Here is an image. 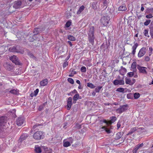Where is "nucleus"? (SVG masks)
I'll return each instance as SVG.
<instances>
[{
  "label": "nucleus",
  "instance_id": "obj_1",
  "mask_svg": "<svg viewBox=\"0 0 153 153\" xmlns=\"http://www.w3.org/2000/svg\"><path fill=\"white\" fill-rule=\"evenodd\" d=\"M0 124L4 128L9 127V119L6 116H2L0 117Z\"/></svg>",
  "mask_w": 153,
  "mask_h": 153
},
{
  "label": "nucleus",
  "instance_id": "obj_2",
  "mask_svg": "<svg viewBox=\"0 0 153 153\" xmlns=\"http://www.w3.org/2000/svg\"><path fill=\"white\" fill-rule=\"evenodd\" d=\"M110 19L109 17L108 16L102 17L100 20L101 25L102 26H106L108 23Z\"/></svg>",
  "mask_w": 153,
  "mask_h": 153
},
{
  "label": "nucleus",
  "instance_id": "obj_3",
  "mask_svg": "<svg viewBox=\"0 0 153 153\" xmlns=\"http://www.w3.org/2000/svg\"><path fill=\"white\" fill-rule=\"evenodd\" d=\"M44 136L43 132L41 131H37L33 135V138L36 140H40L43 139Z\"/></svg>",
  "mask_w": 153,
  "mask_h": 153
},
{
  "label": "nucleus",
  "instance_id": "obj_4",
  "mask_svg": "<svg viewBox=\"0 0 153 153\" xmlns=\"http://www.w3.org/2000/svg\"><path fill=\"white\" fill-rule=\"evenodd\" d=\"M94 27L93 26H91L89 27L88 32V34L89 38H94Z\"/></svg>",
  "mask_w": 153,
  "mask_h": 153
},
{
  "label": "nucleus",
  "instance_id": "obj_5",
  "mask_svg": "<svg viewBox=\"0 0 153 153\" xmlns=\"http://www.w3.org/2000/svg\"><path fill=\"white\" fill-rule=\"evenodd\" d=\"M73 139L71 137H69L68 140H65L63 141V146L65 147H67L70 146L72 143Z\"/></svg>",
  "mask_w": 153,
  "mask_h": 153
},
{
  "label": "nucleus",
  "instance_id": "obj_6",
  "mask_svg": "<svg viewBox=\"0 0 153 153\" xmlns=\"http://www.w3.org/2000/svg\"><path fill=\"white\" fill-rule=\"evenodd\" d=\"M128 105H124L118 108L117 110V111L118 112L121 113L126 111L128 109Z\"/></svg>",
  "mask_w": 153,
  "mask_h": 153
},
{
  "label": "nucleus",
  "instance_id": "obj_7",
  "mask_svg": "<svg viewBox=\"0 0 153 153\" xmlns=\"http://www.w3.org/2000/svg\"><path fill=\"white\" fill-rule=\"evenodd\" d=\"M135 79H130L127 77L125 78V82L126 84L132 85L135 83Z\"/></svg>",
  "mask_w": 153,
  "mask_h": 153
},
{
  "label": "nucleus",
  "instance_id": "obj_8",
  "mask_svg": "<svg viewBox=\"0 0 153 153\" xmlns=\"http://www.w3.org/2000/svg\"><path fill=\"white\" fill-rule=\"evenodd\" d=\"M100 2L98 1H94L92 3L91 7L94 10H96L99 7Z\"/></svg>",
  "mask_w": 153,
  "mask_h": 153
},
{
  "label": "nucleus",
  "instance_id": "obj_9",
  "mask_svg": "<svg viewBox=\"0 0 153 153\" xmlns=\"http://www.w3.org/2000/svg\"><path fill=\"white\" fill-rule=\"evenodd\" d=\"M144 129V128H138L137 127H135L134 128H132L131 130L129 131V132L128 133L127 135H129L130 134H132L134 131H135L136 130H137L138 131H141L143 130Z\"/></svg>",
  "mask_w": 153,
  "mask_h": 153
},
{
  "label": "nucleus",
  "instance_id": "obj_10",
  "mask_svg": "<svg viewBox=\"0 0 153 153\" xmlns=\"http://www.w3.org/2000/svg\"><path fill=\"white\" fill-rule=\"evenodd\" d=\"M114 84L115 85H123L124 84V82L123 80V78L122 79L115 80L114 81Z\"/></svg>",
  "mask_w": 153,
  "mask_h": 153
},
{
  "label": "nucleus",
  "instance_id": "obj_11",
  "mask_svg": "<svg viewBox=\"0 0 153 153\" xmlns=\"http://www.w3.org/2000/svg\"><path fill=\"white\" fill-rule=\"evenodd\" d=\"M146 48H142L139 51L138 54L139 57H140L144 55L146 53Z\"/></svg>",
  "mask_w": 153,
  "mask_h": 153
},
{
  "label": "nucleus",
  "instance_id": "obj_12",
  "mask_svg": "<svg viewBox=\"0 0 153 153\" xmlns=\"http://www.w3.org/2000/svg\"><path fill=\"white\" fill-rule=\"evenodd\" d=\"M44 30L43 28H34L33 32V35L34 36L38 34L39 33L42 32V31Z\"/></svg>",
  "mask_w": 153,
  "mask_h": 153
},
{
  "label": "nucleus",
  "instance_id": "obj_13",
  "mask_svg": "<svg viewBox=\"0 0 153 153\" xmlns=\"http://www.w3.org/2000/svg\"><path fill=\"white\" fill-rule=\"evenodd\" d=\"M137 68L140 73L145 74L147 73V72L146 71V69L147 68L146 67H141L140 66L138 65L137 67Z\"/></svg>",
  "mask_w": 153,
  "mask_h": 153
},
{
  "label": "nucleus",
  "instance_id": "obj_14",
  "mask_svg": "<svg viewBox=\"0 0 153 153\" xmlns=\"http://www.w3.org/2000/svg\"><path fill=\"white\" fill-rule=\"evenodd\" d=\"M10 60L16 65H18L19 63L18 58L15 56H13L10 58Z\"/></svg>",
  "mask_w": 153,
  "mask_h": 153
},
{
  "label": "nucleus",
  "instance_id": "obj_15",
  "mask_svg": "<svg viewBox=\"0 0 153 153\" xmlns=\"http://www.w3.org/2000/svg\"><path fill=\"white\" fill-rule=\"evenodd\" d=\"M16 124L18 126H21L24 122V120L22 118H19L16 121Z\"/></svg>",
  "mask_w": 153,
  "mask_h": 153
},
{
  "label": "nucleus",
  "instance_id": "obj_16",
  "mask_svg": "<svg viewBox=\"0 0 153 153\" xmlns=\"http://www.w3.org/2000/svg\"><path fill=\"white\" fill-rule=\"evenodd\" d=\"M42 148L44 150L43 153H51L52 150L49 148H48L46 146H41Z\"/></svg>",
  "mask_w": 153,
  "mask_h": 153
},
{
  "label": "nucleus",
  "instance_id": "obj_17",
  "mask_svg": "<svg viewBox=\"0 0 153 153\" xmlns=\"http://www.w3.org/2000/svg\"><path fill=\"white\" fill-rule=\"evenodd\" d=\"M116 120L117 118L115 117H111L110 121L107 122L105 120L104 121V122L106 123L107 125L111 124L112 123L114 122Z\"/></svg>",
  "mask_w": 153,
  "mask_h": 153
},
{
  "label": "nucleus",
  "instance_id": "obj_18",
  "mask_svg": "<svg viewBox=\"0 0 153 153\" xmlns=\"http://www.w3.org/2000/svg\"><path fill=\"white\" fill-rule=\"evenodd\" d=\"M22 2L20 1H15L13 7L16 9L20 8L21 7Z\"/></svg>",
  "mask_w": 153,
  "mask_h": 153
},
{
  "label": "nucleus",
  "instance_id": "obj_19",
  "mask_svg": "<svg viewBox=\"0 0 153 153\" xmlns=\"http://www.w3.org/2000/svg\"><path fill=\"white\" fill-rule=\"evenodd\" d=\"M72 98L71 97H69L67 101V109L68 110L70 109L71 106L72 105Z\"/></svg>",
  "mask_w": 153,
  "mask_h": 153
},
{
  "label": "nucleus",
  "instance_id": "obj_20",
  "mask_svg": "<svg viewBox=\"0 0 153 153\" xmlns=\"http://www.w3.org/2000/svg\"><path fill=\"white\" fill-rule=\"evenodd\" d=\"M42 148L41 146L40 147L36 145L35 147V152L36 153H41L42 152Z\"/></svg>",
  "mask_w": 153,
  "mask_h": 153
},
{
  "label": "nucleus",
  "instance_id": "obj_21",
  "mask_svg": "<svg viewBox=\"0 0 153 153\" xmlns=\"http://www.w3.org/2000/svg\"><path fill=\"white\" fill-rule=\"evenodd\" d=\"M48 83V80L45 79L41 81L40 82V85L41 86H44L47 85Z\"/></svg>",
  "mask_w": 153,
  "mask_h": 153
},
{
  "label": "nucleus",
  "instance_id": "obj_22",
  "mask_svg": "<svg viewBox=\"0 0 153 153\" xmlns=\"http://www.w3.org/2000/svg\"><path fill=\"white\" fill-rule=\"evenodd\" d=\"M27 137V135L26 134H24L22 135V136H21L19 139V142H22Z\"/></svg>",
  "mask_w": 153,
  "mask_h": 153
},
{
  "label": "nucleus",
  "instance_id": "obj_23",
  "mask_svg": "<svg viewBox=\"0 0 153 153\" xmlns=\"http://www.w3.org/2000/svg\"><path fill=\"white\" fill-rule=\"evenodd\" d=\"M136 62H133L131 64V70L133 72H135L136 70Z\"/></svg>",
  "mask_w": 153,
  "mask_h": 153
},
{
  "label": "nucleus",
  "instance_id": "obj_24",
  "mask_svg": "<svg viewBox=\"0 0 153 153\" xmlns=\"http://www.w3.org/2000/svg\"><path fill=\"white\" fill-rule=\"evenodd\" d=\"M102 129H103L107 132L108 134H109L111 133V131L107 127L105 126H103L102 127H101L100 128V129L101 130Z\"/></svg>",
  "mask_w": 153,
  "mask_h": 153
},
{
  "label": "nucleus",
  "instance_id": "obj_25",
  "mask_svg": "<svg viewBox=\"0 0 153 153\" xmlns=\"http://www.w3.org/2000/svg\"><path fill=\"white\" fill-rule=\"evenodd\" d=\"M85 9V7L83 5L81 6L79 8L77 12V14H79L84 10Z\"/></svg>",
  "mask_w": 153,
  "mask_h": 153
},
{
  "label": "nucleus",
  "instance_id": "obj_26",
  "mask_svg": "<svg viewBox=\"0 0 153 153\" xmlns=\"http://www.w3.org/2000/svg\"><path fill=\"white\" fill-rule=\"evenodd\" d=\"M120 74L122 75H124L126 72V69L124 68H121L120 71Z\"/></svg>",
  "mask_w": 153,
  "mask_h": 153
},
{
  "label": "nucleus",
  "instance_id": "obj_27",
  "mask_svg": "<svg viewBox=\"0 0 153 153\" xmlns=\"http://www.w3.org/2000/svg\"><path fill=\"white\" fill-rule=\"evenodd\" d=\"M16 110L13 109L11 112H10V115H11L13 117V118H15L16 117V115L15 114Z\"/></svg>",
  "mask_w": 153,
  "mask_h": 153
},
{
  "label": "nucleus",
  "instance_id": "obj_28",
  "mask_svg": "<svg viewBox=\"0 0 153 153\" xmlns=\"http://www.w3.org/2000/svg\"><path fill=\"white\" fill-rule=\"evenodd\" d=\"M19 92V90L17 89H14L10 91V93L15 94H18Z\"/></svg>",
  "mask_w": 153,
  "mask_h": 153
},
{
  "label": "nucleus",
  "instance_id": "obj_29",
  "mask_svg": "<svg viewBox=\"0 0 153 153\" xmlns=\"http://www.w3.org/2000/svg\"><path fill=\"white\" fill-rule=\"evenodd\" d=\"M126 9L127 8L125 5L120 6L118 8V10L119 11H125Z\"/></svg>",
  "mask_w": 153,
  "mask_h": 153
},
{
  "label": "nucleus",
  "instance_id": "obj_30",
  "mask_svg": "<svg viewBox=\"0 0 153 153\" xmlns=\"http://www.w3.org/2000/svg\"><path fill=\"white\" fill-rule=\"evenodd\" d=\"M133 94L131 93L128 94L127 95V97L128 99H131L133 98Z\"/></svg>",
  "mask_w": 153,
  "mask_h": 153
},
{
  "label": "nucleus",
  "instance_id": "obj_31",
  "mask_svg": "<svg viewBox=\"0 0 153 153\" xmlns=\"http://www.w3.org/2000/svg\"><path fill=\"white\" fill-rule=\"evenodd\" d=\"M133 95L135 99H137L140 97V94L139 93H134Z\"/></svg>",
  "mask_w": 153,
  "mask_h": 153
},
{
  "label": "nucleus",
  "instance_id": "obj_32",
  "mask_svg": "<svg viewBox=\"0 0 153 153\" xmlns=\"http://www.w3.org/2000/svg\"><path fill=\"white\" fill-rule=\"evenodd\" d=\"M79 95L78 94H76L74 95L73 97V100L74 101H76L79 98Z\"/></svg>",
  "mask_w": 153,
  "mask_h": 153
},
{
  "label": "nucleus",
  "instance_id": "obj_33",
  "mask_svg": "<svg viewBox=\"0 0 153 153\" xmlns=\"http://www.w3.org/2000/svg\"><path fill=\"white\" fill-rule=\"evenodd\" d=\"M87 86L91 88H94L95 87V86L92 83H88L87 84Z\"/></svg>",
  "mask_w": 153,
  "mask_h": 153
},
{
  "label": "nucleus",
  "instance_id": "obj_34",
  "mask_svg": "<svg viewBox=\"0 0 153 153\" xmlns=\"http://www.w3.org/2000/svg\"><path fill=\"white\" fill-rule=\"evenodd\" d=\"M151 20L150 19L146 20V21L144 23V25L145 26L148 25L151 22Z\"/></svg>",
  "mask_w": 153,
  "mask_h": 153
},
{
  "label": "nucleus",
  "instance_id": "obj_35",
  "mask_svg": "<svg viewBox=\"0 0 153 153\" xmlns=\"http://www.w3.org/2000/svg\"><path fill=\"white\" fill-rule=\"evenodd\" d=\"M102 86H98L95 89V91L96 92H99L100 90L102 88Z\"/></svg>",
  "mask_w": 153,
  "mask_h": 153
},
{
  "label": "nucleus",
  "instance_id": "obj_36",
  "mask_svg": "<svg viewBox=\"0 0 153 153\" xmlns=\"http://www.w3.org/2000/svg\"><path fill=\"white\" fill-rule=\"evenodd\" d=\"M68 82L72 84L74 83V81L73 79L71 78H69L68 79Z\"/></svg>",
  "mask_w": 153,
  "mask_h": 153
},
{
  "label": "nucleus",
  "instance_id": "obj_37",
  "mask_svg": "<svg viewBox=\"0 0 153 153\" xmlns=\"http://www.w3.org/2000/svg\"><path fill=\"white\" fill-rule=\"evenodd\" d=\"M140 148L139 146L138 145L135 148V149L133 150V153H136L137 151Z\"/></svg>",
  "mask_w": 153,
  "mask_h": 153
},
{
  "label": "nucleus",
  "instance_id": "obj_38",
  "mask_svg": "<svg viewBox=\"0 0 153 153\" xmlns=\"http://www.w3.org/2000/svg\"><path fill=\"white\" fill-rule=\"evenodd\" d=\"M144 35L147 37H149V36L148 35V30H145L144 32Z\"/></svg>",
  "mask_w": 153,
  "mask_h": 153
},
{
  "label": "nucleus",
  "instance_id": "obj_39",
  "mask_svg": "<svg viewBox=\"0 0 153 153\" xmlns=\"http://www.w3.org/2000/svg\"><path fill=\"white\" fill-rule=\"evenodd\" d=\"M4 67L7 69L9 70L10 69V65L8 63H6L4 65Z\"/></svg>",
  "mask_w": 153,
  "mask_h": 153
},
{
  "label": "nucleus",
  "instance_id": "obj_40",
  "mask_svg": "<svg viewBox=\"0 0 153 153\" xmlns=\"http://www.w3.org/2000/svg\"><path fill=\"white\" fill-rule=\"evenodd\" d=\"M71 22L70 21H68L67 22L66 24H65V26L66 27H69L71 24Z\"/></svg>",
  "mask_w": 153,
  "mask_h": 153
},
{
  "label": "nucleus",
  "instance_id": "obj_41",
  "mask_svg": "<svg viewBox=\"0 0 153 153\" xmlns=\"http://www.w3.org/2000/svg\"><path fill=\"white\" fill-rule=\"evenodd\" d=\"M81 71L82 72H85L86 71V68L85 67L83 66L81 68Z\"/></svg>",
  "mask_w": 153,
  "mask_h": 153
},
{
  "label": "nucleus",
  "instance_id": "obj_42",
  "mask_svg": "<svg viewBox=\"0 0 153 153\" xmlns=\"http://www.w3.org/2000/svg\"><path fill=\"white\" fill-rule=\"evenodd\" d=\"M124 91V89L122 88H118L117 89V91L120 92H123Z\"/></svg>",
  "mask_w": 153,
  "mask_h": 153
},
{
  "label": "nucleus",
  "instance_id": "obj_43",
  "mask_svg": "<svg viewBox=\"0 0 153 153\" xmlns=\"http://www.w3.org/2000/svg\"><path fill=\"white\" fill-rule=\"evenodd\" d=\"M127 75L130 77H131L134 76V74L133 72H129L127 73Z\"/></svg>",
  "mask_w": 153,
  "mask_h": 153
},
{
  "label": "nucleus",
  "instance_id": "obj_44",
  "mask_svg": "<svg viewBox=\"0 0 153 153\" xmlns=\"http://www.w3.org/2000/svg\"><path fill=\"white\" fill-rule=\"evenodd\" d=\"M150 33L151 37L153 38V28L150 30Z\"/></svg>",
  "mask_w": 153,
  "mask_h": 153
},
{
  "label": "nucleus",
  "instance_id": "obj_45",
  "mask_svg": "<svg viewBox=\"0 0 153 153\" xmlns=\"http://www.w3.org/2000/svg\"><path fill=\"white\" fill-rule=\"evenodd\" d=\"M138 45V44L137 43H135L134 45L133 46L132 48V49H136L137 48Z\"/></svg>",
  "mask_w": 153,
  "mask_h": 153
},
{
  "label": "nucleus",
  "instance_id": "obj_46",
  "mask_svg": "<svg viewBox=\"0 0 153 153\" xmlns=\"http://www.w3.org/2000/svg\"><path fill=\"white\" fill-rule=\"evenodd\" d=\"M153 16L151 14H150L148 15H147L146 16V17L148 19H150L152 18Z\"/></svg>",
  "mask_w": 153,
  "mask_h": 153
},
{
  "label": "nucleus",
  "instance_id": "obj_47",
  "mask_svg": "<svg viewBox=\"0 0 153 153\" xmlns=\"http://www.w3.org/2000/svg\"><path fill=\"white\" fill-rule=\"evenodd\" d=\"M153 51V49L152 48L150 47L149 48V55L150 56Z\"/></svg>",
  "mask_w": 153,
  "mask_h": 153
},
{
  "label": "nucleus",
  "instance_id": "obj_48",
  "mask_svg": "<svg viewBox=\"0 0 153 153\" xmlns=\"http://www.w3.org/2000/svg\"><path fill=\"white\" fill-rule=\"evenodd\" d=\"M39 91V90L38 89H36L34 91V96H36L37 94H38Z\"/></svg>",
  "mask_w": 153,
  "mask_h": 153
},
{
  "label": "nucleus",
  "instance_id": "obj_49",
  "mask_svg": "<svg viewBox=\"0 0 153 153\" xmlns=\"http://www.w3.org/2000/svg\"><path fill=\"white\" fill-rule=\"evenodd\" d=\"M150 58L148 56H146L145 57V60L147 61L148 62L150 60Z\"/></svg>",
  "mask_w": 153,
  "mask_h": 153
},
{
  "label": "nucleus",
  "instance_id": "obj_50",
  "mask_svg": "<svg viewBox=\"0 0 153 153\" xmlns=\"http://www.w3.org/2000/svg\"><path fill=\"white\" fill-rule=\"evenodd\" d=\"M10 51L13 52L17 51L16 50V48L15 47H14L11 50H10Z\"/></svg>",
  "mask_w": 153,
  "mask_h": 153
},
{
  "label": "nucleus",
  "instance_id": "obj_51",
  "mask_svg": "<svg viewBox=\"0 0 153 153\" xmlns=\"http://www.w3.org/2000/svg\"><path fill=\"white\" fill-rule=\"evenodd\" d=\"M68 65V62L67 61L64 62L63 65V67L65 68Z\"/></svg>",
  "mask_w": 153,
  "mask_h": 153
},
{
  "label": "nucleus",
  "instance_id": "obj_52",
  "mask_svg": "<svg viewBox=\"0 0 153 153\" xmlns=\"http://www.w3.org/2000/svg\"><path fill=\"white\" fill-rule=\"evenodd\" d=\"M153 28V21L152 22L150 25V29Z\"/></svg>",
  "mask_w": 153,
  "mask_h": 153
},
{
  "label": "nucleus",
  "instance_id": "obj_53",
  "mask_svg": "<svg viewBox=\"0 0 153 153\" xmlns=\"http://www.w3.org/2000/svg\"><path fill=\"white\" fill-rule=\"evenodd\" d=\"M121 125H120V122H118L117 123V127L118 128H119L120 126Z\"/></svg>",
  "mask_w": 153,
  "mask_h": 153
},
{
  "label": "nucleus",
  "instance_id": "obj_54",
  "mask_svg": "<svg viewBox=\"0 0 153 153\" xmlns=\"http://www.w3.org/2000/svg\"><path fill=\"white\" fill-rule=\"evenodd\" d=\"M76 82L79 85L81 84V82L79 80H77L76 81Z\"/></svg>",
  "mask_w": 153,
  "mask_h": 153
},
{
  "label": "nucleus",
  "instance_id": "obj_55",
  "mask_svg": "<svg viewBox=\"0 0 153 153\" xmlns=\"http://www.w3.org/2000/svg\"><path fill=\"white\" fill-rule=\"evenodd\" d=\"M150 9L148 8L146 10V12H147L148 13H150Z\"/></svg>",
  "mask_w": 153,
  "mask_h": 153
},
{
  "label": "nucleus",
  "instance_id": "obj_56",
  "mask_svg": "<svg viewBox=\"0 0 153 153\" xmlns=\"http://www.w3.org/2000/svg\"><path fill=\"white\" fill-rule=\"evenodd\" d=\"M143 4H142V7L141 8V11H143L144 9V8L142 6Z\"/></svg>",
  "mask_w": 153,
  "mask_h": 153
},
{
  "label": "nucleus",
  "instance_id": "obj_57",
  "mask_svg": "<svg viewBox=\"0 0 153 153\" xmlns=\"http://www.w3.org/2000/svg\"><path fill=\"white\" fill-rule=\"evenodd\" d=\"M150 13H153V8H150Z\"/></svg>",
  "mask_w": 153,
  "mask_h": 153
},
{
  "label": "nucleus",
  "instance_id": "obj_58",
  "mask_svg": "<svg viewBox=\"0 0 153 153\" xmlns=\"http://www.w3.org/2000/svg\"><path fill=\"white\" fill-rule=\"evenodd\" d=\"M136 52V49H132V53L134 54Z\"/></svg>",
  "mask_w": 153,
  "mask_h": 153
},
{
  "label": "nucleus",
  "instance_id": "obj_59",
  "mask_svg": "<svg viewBox=\"0 0 153 153\" xmlns=\"http://www.w3.org/2000/svg\"><path fill=\"white\" fill-rule=\"evenodd\" d=\"M103 1V4L104 5H105V4L107 3L106 0H102Z\"/></svg>",
  "mask_w": 153,
  "mask_h": 153
},
{
  "label": "nucleus",
  "instance_id": "obj_60",
  "mask_svg": "<svg viewBox=\"0 0 153 153\" xmlns=\"http://www.w3.org/2000/svg\"><path fill=\"white\" fill-rule=\"evenodd\" d=\"M78 88L79 89H82V86L80 85H79L78 87Z\"/></svg>",
  "mask_w": 153,
  "mask_h": 153
},
{
  "label": "nucleus",
  "instance_id": "obj_61",
  "mask_svg": "<svg viewBox=\"0 0 153 153\" xmlns=\"http://www.w3.org/2000/svg\"><path fill=\"white\" fill-rule=\"evenodd\" d=\"M73 92L74 93H76V94H77V91H76V90H74L73 91Z\"/></svg>",
  "mask_w": 153,
  "mask_h": 153
},
{
  "label": "nucleus",
  "instance_id": "obj_62",
  "mask_svg": "<svg viewBox=\"0 0 153 153\" xmlns=\"http://www.w3.org/2000/svg\"><path fill=\"white\" fill-rule=\"evenodd\" d=\"M34 96V94L33 93H31L30 94V96L31 97H33Z\"/></svg>",
  "mask_w": 153,
  "mask_h": 153
},
{
  "label": "nucleus",
  "instance_id": "obj_63",
  "mask_svg": "<svg viewBox=\"0 0 153 153\" xmlns=\"http://www.w3.org/2000/svg\"><path fill=\"white\" fill-rule=\"evenodd\" d=\"M68 43H69V44L71 46H72V43H71V42L69 41H68Z\"/></svg>",
  "mask_w": 153,
  "mask_h": 153
},
{
  "label": "nucleus",
  "instance_id": "obj_64",
  "mask_svg": "<svg viewBox=\"0 0 153 153\" xmlns=\"http://www.w3.org/2000/svg\"><path fill=\"white\" fill-rule=\"evenodd\" d=\"M140 147H142L143 146V143H141L139 145H138Z\"/></svg>",
  "mask_w": 153,
  "mask_h": 153
}]
</instances>
